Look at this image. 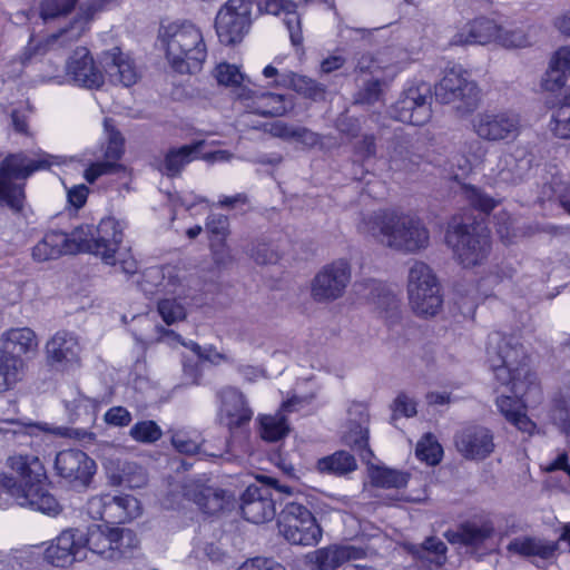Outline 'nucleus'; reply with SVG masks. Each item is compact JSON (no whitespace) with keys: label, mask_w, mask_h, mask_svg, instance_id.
I'll use <instances>...</instances> for the list:
<instances>
[{"label":"nucleus","mask_w":570,"mask_h":570,"mask_svg":"<svg viewBox=\"0 0 570 570\" xmlns=\"http://www.w3.org/2000/svg\"><path fill=\"white\" fill-rule=\"evenodd\" d=\"M488 361L494 376L529 404L541 401V389L537 375L530 370L527 355L519 340L512 335L493 332L488 337Z\"/></svg>","instance_id":"1"},{"label":"nucleus","mask_w":570,"mask_h":570,"mask_svg":"<svg viewBox=\"0 0 570 570\" xmlns=\"http://www.w3.org/2000/svg\"><path fill=\"white\" fill-rule=\"evenodd\" d=\"M357 229L379 244L403 253H417L425 249L430 242L429 230L419 217L396 210L366 214Z\"/></svg>","instance_id":"2"},{"label":"nucleus","mask_w":570,"mask_h":570,"mask_svg":"<svg viewBox=\"0 0 570 570\" xmlns=\"http://www.w3.org/2000/svg\"><path fill=\"white\" fill-rule=\"evenodd\" d=\"M9 465L17 473L18 479L0 475V485L16 500L17 504L49 515L59 513L58 501L43 487L46 471L37 456H11Z\"/></svg>","instance_id":"3"},{"label":"nucleus","mask_w":570,"mask_h":570,"mask_svg":"<svg viewBox=\"0 0 570 570\" xmlns=\"http://www.w3.org/2000/svg\"><path fill=\"white\" fill-rule=\"evenodd\" d=\"M169 65L179 73H191L200 69L207 51L203 35L190 22L170 23L161 32Z\"/></svg>","instance_id":"4"},{"label":"nucleus","mask_w":570,"mask_h":570,"mask_svg":"<svg viewBox=\"0 0 570 570\" xmlns=\"http://www.w3.org/2000/svg\"><path fill=\"white\" fill-rule=\"evenodd\" d=\"M61 164V157L47 153H39L31 159L26 154H12L3 159L0 165V202L13 212H20L23 207V186L11 179H27L37 170L49 169L52 165Z\"/></svg>","instance_id":"5"},{"label":"nucleus","mask_w":570,"mask_h":570,"mask_svg":"<svg viewBox=\"0 0 570 570\" xmlns=\"http://www.w3.org/2000/svg\"><path fill=\"white\" fill-rule=\"evenodd\" d=\"M407 294L410 306L419 316H434L443 305L439 278L422 261H414L409 269Z\"/></svg>","instance_id":"6"},{"label":"nucleus","mask_w":570,"mask_h":570,"mask_svg":"<svg viewBox=\"0 0 570 570\" xmlns=\"http://www.w3.org/2000/svg\"><path fill=\"white\" fill-rule=\"evenodd\" d=\"M138 546L139 539L130 529L95 524L83 534L85 556L88 549L107 560L118 561L131 558Z\"/></svg>","instance_id":"7"},{"label":"nucleus","mask_w":570,"mask_h":570,"mask_svg":"<svg viewBox=\"0 0 570 570\" xmlns=\"http://www.w3.org/2000/svg\"><path fill=\"white\" fill-rule=\"evenodd\" d=\"M446 242L464 267L481 264L490 252V234L481 222L462 223L446 234Z\"/></svg>","instance_id":"8"},{"label":"nucleus","mask_w":570,"mask_h":570,"mask_svg":"<svg viewBox=\"0 0 570 570\" xmlns=\"http://www.w3.org/2000/svg\"><path fill=\"white\" fill-rule=\"evenodd\" d=\"M435 98L441 104L452 105L458 114L465 116L478 108L480 92L465 70L452 68L435 86Z\"/></svg>","instance_id":"9"},{"label":"nucleus","mask_w":570,"mask_h":570,"mask_svg":"<svg viewBox=\"0 0 570 570\" xmlns=\"http://www.w3.org/2000/svg\"><path fill=\"white\" fill-rule=\"evenodd\" d=\"M279 533L292 544L314 546L322 530L312 512L301 502L288 500L278 517Z\"/></svg>","instance_id":"10"},{"label":"nucleus","mask_w":570,"mask_h":570,"mask_svg":"<svg viewBox=\"0 0 570 570\" xmlns=\"http://www.w3.org/2000/svg\"><path fill=\"white\" fill-rule=\"evenodd\" d=\"M271 485L278 498H274L269 487L248 485L242 495L243 517L253 523H264L275 517L276 500L283 501L293 495L292 489L287 485H281L277 480L271 479Z\"/></svg>","instance_id":"11"},{"label":"nucleus","mask_w":570,"mask_h":570,"mask_svg":"<svg viewBox=\"0 0 570 570\" xmlns=\"http://www.w3.org/2000/svg\"><path fill=\"white\" fill-rule=\"evenodd\" d=\"M252 0H228L218 10L215 28L222 43H238L252 24Z\"/></svg>","instance_id":"12"},{"label":"nucleus","mask_w":570,"mask_h":570,"mask_svg":"<svg viewBox=\"0 0 570 570\" xmlns=\"http://www.w3.org/2000/svg\"><path fill=\"white\" fill-rule=\"evenodd\" d=\"M473 132L482 140L497 142L514 140L520 134V117L512 111L484 110L472 121Z\"/></svg>","instance_id":"13"},{"label":"nucleus","mask_w":570,"mask_h":570,"mask_svg":"<svg viewBox=\"0 0 570 570\" xmlns=\"http://www.w3.org/2000/svg\"><path fill=\"white\" fill-rule=\"evenodd\" d=\"M351 282V265L337 259L324 266L313 278L311 296L316 303H332L345 294Z\"/></svg>","instance_id":"14"},{"label":"nucleus","mask_w":570,"mask_h":570,"mask_svg":"<svg viewBox=\"0 0 570 570\" xmlns=\"http://www.w3.org/2000/svg\"><path fill=\"white\" fill-rule=\"evenodd\" d=\"M431 89L422 83L404 90L397 101L392 105L390 115L401 122L422 126L426 124L432 115Z\"/></svg>","instance_id":"15"},{"label":"nucleus","mask_w":570,"mask_h":570,"mask_svg":"<svg viewBox=\"0 0 570 570\" xmlns=\"http://www.w3.org/2000/svg\"><path fill=\"white\" fill-rule=\"evenodd\" d=\"M354 293L360 299L372 305L389 325L399 322L401 316L400 299L381 282L374 279L357 282L354 284Z\"/></svg>","instance_id":"16"},{"label":"nucleus","mask_w":570,"mask_h":570,"mask_svg":"<svg viewBox=\"0 0 570 570\" xmlns=\"http://www.w3.org/2000/svg\"><path fill=\"white\" fill-rule=\"evenodd\" d=\"M57 474L73 487H87L95 472L96 463L81 450H65L55 460Z\"/></svg>","instance_id":"17"},{"label":"nucleus","mask_w":570,"mask_h":570,"mask_svg":"<svg viewBox=\"0 0 570 570\" xmlns=\"http://www.w3.org/2000/svg\"><path fill=\"white\" fill-rule=\"evenodd\" d=\"M83 554V533L77 529L63 530L46 548L43 559L53 567H68Z\"/></svg>","instance_id":"18"},{"label":"nucleus","mask_w":570,"mask_h":570,"mask_svg":"<svg viewBox=\"0 0 570 570\" xmlns=\"http://www.w3.org/2000/svg\"><path fill=\"white\" fill-rule=\"evenodd\" d=\"M220 406L218 417L230 432L244 430L253 417L245 395L234 387H225L218 393Z\"/></svg>","instance_id":"19"},{"label":"nucleus","mask_w":570,"mask_h":570,"mask_svg":"<svg viewBox=\"0 0 570 570\" xmlns=\"http://www.w3.org/2000/svg\"><path fill=\"white\" fill-rule=\"evenodd\" d=\"M80 351L77 335L68 331H58L46 344L47 361L58 371L79 366Z\"/></svg>","instance_id":"20"},{"label":"nucleus","mask_w":570,"mask_h":570,"mask_svg":"<svg viewBox=\"0 0 570 570\" xmlns=\"http://www.w3.org/2000/svg\"><path fill=\"white\" fill-rule=\"evenodd\" d=\"M492 432L484 426H468L456 433L455 448L466 460L482 461L494 450Z\"/></svg>","instance_id":"21"},{"label":"nucleus","mask_w":570,"mask_h":570,"mask_svg":"<svg viewBox=\"0 0 570 570\" xmlns=\"http://www.w3.org/2000/svg\"><path fill=\"white\" fill-rule=\"evenodd\" d=\"M67 76L73 83L87 89H98L104 85V75L96 67L90 51L77 47L66 63Z\"/></svg>","instance_id":"22"},{"label":"nucleus","mask_w":570,"mask_h":570,"mask_svg":"<svg viewBox=\"0 0 570 570\" xmlns=\"http://www.w3.org/2000/svg\"><path fill=\"white\" fill-rule=\"evenodd\" d=\"M311 400L307 397L293 396L283 402L281 409L275 414L262 415L259 417V433L263 440L267 442H277L289 433V425L286 414L299 411L308 405Z\"/></svg>","instance_id":"23"},{"label":"nucleus","mask_w":570,"mask_h":570,"mask_svg":"<svg viewBox=\"0 0 570 570\" xmlns=\"http://www.w3.org/2000/svg\"><path fill=\"white\" fill-rule=\"evenodd\" d=\"M124 226L114 217L102 218L95 227V249L107 265H116V254L124 239Z\"/></svg>","instance_id":"24"},{"label":"nucleus","mask_w":570,"mask_h":570,"mask_svg":"<svg viewBox=\"0 0 570 570\" xmlns=\"http://www.w3.org/2000/svg\"><path fill=\"white\" fill-rule=\"evenodd\" d=\"M11 428L4 430L7 441H17L19 444H27L28 439L38 435L40 432L50 433L61 438L83 439L88 433L83 429H72L66 426H50L47 423H21L12 421Z\"/></svg>","instance_id":"25"},{"label":"nucleus","mask_w":570,"mask_h":570,"mask_svg":"<svg viewBox=\"0 0 570 570\" xmlns=\"http://www.w3.org/2000/svg\"><path fill=\"white\" fill-rule=\"evenodd\" d=\"M364 550L353 546L323 548L306 556L311 570H335L343 563L361 559Z\"/></svg>","instance_id":"26"},{"label":"nucleus","mask_w":570,"mask_h":570,"mask_svg":"<svg viewBox=\"0 0 570 570\" xmlns=\"http://www.w3.org/2000/svg\"><path fill=\"white\" fill-rule=\"evenodd\" d=\"M358 414V420H351L347 431L344 433L343 440L346 445L351 446L358 453L362 461L370 463L373 455L372 450L368 448V414L361 404L354 405L350 413Z\"/></svg>","instance_id":"27"},{"label":"nucleus","mask_w":570,"mask_h":570,"mask_svg":"<svg viewBox=\"0 0 570 570\" xmlns=\"http://www.w3.org/2000/svg\"><path fill=\"white\" fill-rule=\"evenodd\" d=\"M259 12L278 16L284 13V23L288 30L291 42L298 47L303 43L301 16L296 11V4L289 0H258Z\"/></svg>","instance_id":"28"},{"label":"nucleus","mask_w":570,"mask_h":570,"mask_svg":"<svg viewBox=\"0 0 570 570\" xmlns=\"http://www.w3.org/2000/svg\"><path fill=\"white\" fill-rule=\"evenodd\" d=\"M184 494L208 514L219 512L226 503L224 490L205 484L200 480L187 482L184 487Z\"/></svg>","instance_id":"29"},{"label":"nucleus","mask_w":570,"mask_h":570,"mask_svg":"<svg viewBox=\"0 0 570 570\" xmlns=\"http://www.w3.org/2000/svg\"><path fill=\"white\" fill-rule=\"evenodd\" d=\"M500 31L493 20L479 18L465 24L456 35L453 36L451 45L466 46V45H488L497 41Z\"/></svg>","instance_id":"30"},{"label":"nucleus","mask_w":570,"mask_h":570,"mask_svg":"<svg viewBox=\"0 0 570 570\" xmlns=\"http://www.w3.org/2000/svg\"><path fill=\"white\" fill-rule=\"evenodd\" d=\"M494 534V525L490 520L480 522H465L455 530L444 533L450 543H459L466 547H479Z\"/></svg>","instance_id":"31"},{"label":"nucleus","mask_w":570,"mask_h":570,"mask_svg":"<svg viewBox=\"0 0 570 570\" xmlns=\"http://www.w3.org/2000/svg\"><path fill=\"white\" fill-rule=\"evenodd\" d=\"M421 141H413L405 136H395L389 146V160L391 167L403 170L419 164L423 158Z\"/></svg>","instance_id":"32"},{"label":"nucleus","mask_w":570,"mask_h":570,"mask_svg":"<svg viewBox=\"0 0 570 570\" xmlns=\"http://www.w3.org/2000/svg\"><path fill=\"white\" fill-rule=\"evenodd\" d=\"M104 68L110 80L125 87L137 82L138 73L132 61L119 48H114L104 55Z\"/></svg>","instance_id":"33"},{"label":"nucleus","mask_w":570,"mask_h":570,"mask_svg":"<svg viewBox=\"0 0 570 570\" xmlns=\"http://www.w3.org/2000/svg\"><path fill=\"white\" fill-rule=\"evenodd\" d=\"M570 76V48L561 47L550 59L549 68L542 79V87L547 91L561 90Z\"/></svg>","instance_id":"34"},{"label":"nucleus","mask_w":570,"mask_h":570,"mask_svg":"<svg viewBox=\"0 0 570 570\" xmlns=\"http://www.w3.org/2000/svg\"><path fill=\"white\" fill-rule=\"evenodd\" d=\"M224 449L213 450L207 443L198 444L185 433L177 432L171 436L173 446L183 454H200L205 458L224 459L230 461L235 455L232 454V448L228 440H224Z\"/></svg>","instance_id":"35"},{"label":"nucleus","mask_w":570,"mask_h":570,"mask_svg":"<svg viewBox=\"0 0 570 570\" xmlns=\"http://www.w3.org/2000/svg\"><path fill=\"white\" fill-rule=\"evenodd\" d=\"M202 146L203 141H198L179 148H170L158 164V170L168 177L178 176L184 167L197 157Z\"/></svg>","instance_id":"36"},{"label":"nucleus","mask_w":570,"mask_h":570,"mask_svg":"<svg viewBox=\"0 0 570 570\" xmlns=\"http://www.w3.org/2000/svg\"><path fill=\"white\" fill-rule=\"evenodd\" d=\"M0 347L4 353L18 355L35 352L38 341L35 332L28 327L11 328L0 337Z\"/></svg>","instance_id":"37"},{"label":"nucleus","mask_w":570,"mask_h":570,"mask_svg":"<svg viewBox=\"0 0 570 570\" xmlns=\"http://www.w3.org/2000/svg\"><path fill=\"white\" fill-rule=\"evenodd\" d=\"M512 395H501L497 399V405L500 412L512 422L518 429L522 431H528L531 422L523 413V409L533 407L540 403L535 402L533 404H528L523 397H519L515 393L512 392L511 385H507Z\"/></svg>","instance_id":"38"},{"label":"nucleus","mask_w":570,"mask_h":570,"mask_svg":"<svg viewBox=\"0 0 570 570\" xmlns=\"http://www.w3.org/2000/svg\"><path fill=\"white\" fill-rule=\"evenodd\" d=\"M276 86L291 88L297 94L312 100H323L326 94V87L316 80L297 75L295 72H285L279 79L276 80Z\"/></svg>","instance_id":"39"},{"label":"nucleus","mask_w":570,"mask_h":570,"mask_svg":"<svg viewBox=\"0 0 570 570\" xmlns=\"http://www.w3.org/2000/svg\"><path fill=\"white\" fill-rule=\"evenodd\" d=\"M250 98L245 101H252L247 104V107L253 112L264 117H281L288 111V107L285 104V97L273 92H261L250 89Z\"/></svg>","instance_id":"40"},{"label":"nucleus","mask_w":570,"mask_h":570,"mask_svg":"<svg viewBox=\"0 0 570 570\" xmlns=\"http://www.w3.org/2000/svg\"><path fill=\"white\" fill-rule=\"evenodd\" d=\"M107 508V523H125L141 514L140 502L129 494H110V502Z\"/></svg>","instance_id":"41"},{"label":"nucleus","mask_w":570,"mask_h":570,"mask_svg":"<svg viewBox=\"0 0 570 570\" xmlns=\"http://www.w3.org/2000/svg\"><path fill=\"white\" fill-rule=\"evenodd\" d=\"M68 249V234L52 230L33 247L32 256L39 262L55 259L61 255H70Z\"/></svg>","instance_id":"42"},{"label":"nucleus","mask_w":570,"mask_h":570,"mask_svg":"<svg viewBox=\"0 0 570 570\" xmlns=\"http://www.w3.org/2000/svg\"><path fill=\"white\" fill-rule=\"evenodd\" d=\"M558 549L556 542H546L538 538L519 537L510 541L508 551L523 557L537 556L542 559L551 558Z\"/></svg>","instance_id":"43"},{"label":"nucleus","mask_w":570,"mask_h":570,"mask_svg":"<svg viewBox=\"0 0 570 570\" xmlns=\"http://www.w3.org/2000/svg\"><path fill=\"white\" fill-rule=\"evenodd\" d=\"M92 13L85 11L79 13L77 18L65 29L60 30L48 38L50 47H68L78 41L89 29V22Z\"/></svg>","instance_id":"44"},{"label":"nucleus","mask_w":570,"mask_h":570,"mask_svg":"<svg viewBox=\"0 0 570 570\" xmlns=\"http://www.w3.org/2000/svg\"><path fill=\"white\" fill-rule=\"evenodd\" d=\"M317 470L321 473H327L336 476H343L356 470L355 458L346 451H336L317 461Z\"/></svg>","instance_id":"45"},{"label":"nucleus","mask_w":570,"mask_h":570,"mask_svg":"<svg viewBox=\"0 0 570 570\" xmlns=\"http://www.w3.org/2000/svg\"><path fill=\"white\" fill-rule=\"evenodd\" d=\"M530 168L529 159H519L512 154L504 155L498 164V179L505 184H518Z\"/></svg>","instance_id":"46"},{"label":"nucleus","mask_w":570,"mask_h":570,"mask_svg":"<svg viewBox=\"0 0 570 570\" xmlns=\"http://www.w3.org/2000/svg\"><path fill=\"white\" fill-rule=\"evenodd\" d=\"M409 552L428 563L442 564L445 560L446 546L440 539L430 537L421 544H411Z\"/></svg>","instance_id":"47"},{"label":"nucleus","mask_w":570,"mask_h":570,"mask_svg":"<svg viewBox=\"0 0 570 570\" xmlns=\"http://www.w3.org/2000/svg\"><path fill=\"white\" fill-rule=\"evenodd\" d=\"M214 76L219 85L235 87L238 99L246 100L247 98H250V89L243 83L244 76L236 66L220 63L216 67Z\"/></svg>","instance_id":"48"},{"label":"nucleus","mask_w":570,"mask_h":570,"mask_svg":"<svg viewBox=\"0 0 570 570\" xmlns=\"http://www.w3.org/2000/svg\"><path fill=\"white\" fill-rule=\"evenodd\" d=\"M70 255L77 253H89L96 255L95 249V227L82 225L75 228L68 235V249Z\"/></svg>","instance_id":"49"},{"label":"nucleus","mask_w":570,"mask_h":570,"mask_svg":"<svg viewBox=\"0 0 570 570\" xmlns=\"http://www.w3.org/2000/svg\"><path fill=\"white\" fill-rule=\"evenodd\" d=\"M97 405V400L85 396L80 392H76V396L72 400L65 401L69 421L72 423L77 422L82 416L87 417L88 420L92 419Z\"/></svg>","instance_id":"50"},{"label":"nucleus","mask_w":570,"mask_h":570,"mask_svg":"<svg viewBox=\"0 0 570 570\" xmlns=\"http://www.w3.org/2000/svg\"><path fill=\"white\" fill-rule=\"evenodd\" d=\"M374 485L386 489H401L407 484L409 475L404 472L389 468H374L371 471Z\"/></svg>","instance_id":"51"},{"label":"nucleus","mask_w":570,"mask_h":570,"mask_svg":"<svg viewBox=\"0 0 570 570\" xmlns=\"http://www.w3.org/2000/svg\"><path fill=\"white\" fill-rule=\"evenodd\" d=\"M22 368V358L11 353H4L0 347V374L10 385H13L20 379Z\"/></svg>","instance_id":"52"},{"label":"nucleus","mask_w":570,"mask_h":570,"mask_svg":"<svg viewBox=\"0 0 570 570\" xmlns=\"http://www.w3.org/2000/svg\"><path fill=\"white\" fill-rule=\"evenodd\" d=\"M416 456L428 464L434 465L441 461L442 448L433 435L426 434L416 445Z\"/></svg>","instance_id":"53"},{"label":"nucleus","mask_w":570,"mask_h":570,"mask_svg":"<svg viewBox=\"0 0 570 570\" xmlns=\"http://www.w3.org/2000/svg\"><path fill=\"white\" fill-rule=\"evenodd\" d=\"M497 42L505 48H523L530 45V37L522 28L504 29L500 27Z\"/></svg>","instance_id":"54"},{"label":"nucleus","mask_w":570,"mask_h":570,"mask_svg":"<svg viewBox=\"0 0 570 570\" xmlns=\"http://www.w3.org/2000/svg\"><path fill=\"white\" fill-rule=\"evenodd\" d=\"M78 0H42L40 16L47 21L68 14L77 4Z\"/></svg>","instance_id":"55"},{"label":"nucleus","mask_w":570,"mask_h":570,"mask_svg":"<svg viewBox=\"0 0 570 570\" xmlns=\"http://www.w3.org/2000/svg\"><path fill=\"white\" fill-rule=\"evenodd\" d=\"M130 436L141 443H154L161 438V430L154 421H141L132 425Z\"/></svg>","instance_id":"56"},{"label":"nucleus","mask_w":570,"mask_h":570,"mask_svg":"<svg viewBox=\"0 0 570 570\" xmlns=\"http://www.w3.org/2000/svg\"><path fill=\"white\" fill-rule=\"evenodd\" d=\"M249 256L261 265L275 264L279 259L275 246L263 239H257L252 244Z\"/></svg>","instance_id":"57"},{"label":"nucleus","mask_w":570,"mask_h":570,"mask_svg":"<svg viewBox=\"0 0 570 570\" xmlns=\"http://www.w3.org/2000/svg\"><path fill=\"white\" fill-rule=\"evenodd\" d=\"M104 125L108 135V145L105 156L107 159H111L117 163L124 154V137L117 129H115L110 119H106Z\"/></svg>","instance_id":"58"},{"label":"nucleus","mask_w":570,"mask_h":570,"mask_svg":"<svg viewBox=\"0 0 570 570\" xmlns=\"http://www.w3.org/2000/svg\"><path fill=\"white\" fill-rule=\"evenodd\" d=\"M158 313L167 325L183 321L186 317L185 307L175 298H165L158 302Z\"/></svg>","instance_id":"59"},{"label":"nucleus","mask_w":570,"mask_h":570,"mask_svg":"<svg viewBox=\"0 0 570 570\" xmlns=\"http://www.w3.org/2000/svg\"><path fill=\"white\" fill-rule=\"evenodd\" d=\"M469 151L471 153V157H466L464 155H455L451 159V166L456 167L460 173L454 174V178H458L460 175L468 174L474 164L480 161V142L472 141L466 145Z\"/></svg>","instance_id":"60"},{"label":"nucleus","mask_w":570,"mask_h":570,"mask_svg":"<svg viewBox=\"0 0 570 570\" xmlns=\"http://www.w3.org/2000/svg\"><path fill=\"white\" fill-rule=\"evenodd\" d=\"M463 195L471 206L484 214H489L497 206L493 198L474 186H464Z\"/></svg>","instance_id":"61"},{"label":"nucleus","mask_w":570,"mask_h":570,"mask_svg":"<svg viewBox=\"0 0 570 570\" xmlns=\"http://www.w3.org/2000/svg\"><path fill=\"white\" fill-rule=\"evenodd\" d=\"M551 420L563 433L570 432V400H556L551 410Z\"/></svg>","instance_id":"62"},{"label":"nucleus","mask_w":570,"mask_h":570,"mask_svg":"<svg viewBox=\"0 0 570 570\" xmlns=\"http://www.w3.org/2000/svg\"><path fill=\"white\" fill-rule=\"evenodd\" d=\"M122 472L120 484L131 489H138L147 483V475L144 469L135 463H126Z\"/></svg>","instance_id":"63"},{"label":"nucleus","mask_w":570,"mask_h":570,"mask_svg":"<svg viewBox=\"0 0 570 570\" xmlns=\"http://www.w3.org/2000/svg\"><path fill=\"white\" fill-rule=\"evenodd\" d=\"M336 130L347 138L352 139L357 137L361 131V122L358 118L350 116L347 111H344L337 116L334 121Z\"/></svg>","instance_id":"64"}]
</instances>
